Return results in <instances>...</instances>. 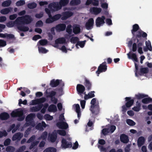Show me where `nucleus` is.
<instances>
[{"label":"nucleus","mask_w":152,"mask_h":152,"mask_svg":"<svg viewBox=\"0 0 152 152\" xmlns=\"http://www.w3.org/2000/svg\"><path fill=\"white\" fill-rule=\"evenodd\" d=\"M98 147L99 149L101 152H107L108 148H105L102 146L98 145Z\"/></svg>","instance_id":"49"},{"label":"nucleus","mask_w":152,"mask_h":152,"mask_svg":"<svg viewBox=\"0 0 152 152\" xmlns=\"http://www.w3.org/2000/svg\"><path fill=\"white\" fill-rule=\"evenodd\" d=\"M12 10V8H5L1 10L0 12L2 14L6 15L8 13Z\"/></svg>","instance_id":"34"},{"label":"nucleus","mask_w":152,"mask_h":152,"mask_svg":"<svg viewBox=\"0 0 152 152\" xmlns=\"http://www.w3.org/2000/svg\"><path fill=\"white\" fill-rule=\"evenodd\" d=\"M25 2L24 1L20 0L18 1L16 3V5L17 6H20L24 4Z\"/></svg>","instance_id":"55"},{"label":"nucleus","mask_w":152,"mask_h":152,"mask_svg":"<svg viewBox=\"0 0 152 152\" xmlns=\"http://www.w3.org/2000/svg\"><path fill=\"white\" fill-rule=\"evenodd\" d=\"M105 17L103 16L101 17H98L95 20L96 26L97 27H99L102 26L105 23Z\"/></svg>","instance_id":"7"},{"label":"nucleus","mask_w":152,"mask_h":152,"mask_svg":"<svg viewBox=\"0 0 152 152\" xmlns=\"http://www.w3.org/2000/svg\"><path fill=\"white\" fill-rule=\"evenodd\" d=\"M79 39L77 37H72L70 39V42L72 43H75L78 41Z\"/></svg>","instance_id":"56"},{"label":"nucleus","mask_w":152,"mask_h":152,"mask_svg":"<svg viewBox=\"0 0 152 152\" xmlns=\"http://www.w3.org/2000/svg\"><path fill=\"white\" fill-rule=\"evenodd\" d=\"M139 28V26L137 24H135L132 26V29L131 30L132 33L134 35H135L136 33Z\"/></svg>","instance_id":"31"},{"label":"nucleus","mask_w":152,"mask_h":152,"mask_svg":"<svg viewBox=\"0 0 152 152\" xmlns=\"http://www.w3.org/2000/svg\"><path fill=\"white\" fill-rule=\"evenodd\" d=\"M116 129V127L114 126H107L106 128L103 129L102 133L104 135L107 134L108 133H112Z\"/></svg>","instance_id":"5"},{"label":"nucleus","mask_w":152,"mask_h":152,"mask_svg":"<svg viewBox=\"0 0 152 152\" xmlns=\"http://www.w3.org/2000/svg\"><path fill=\"white\" fill-rule=\"evenodd\" d=\"M56 126L59 128L64 129H66L69 127L68 124L64 121L58 122L56 124Z\"/></svg>","instance_id":"8"},{"label":"nucleus","mask_w":152,"mask_h":152,"mask_svg":"<svg viewBox=\"0 0 152 152\" xmlns=\"http://www.w3.org/2000/svg\"><path fill=\"white\" fill-rule=\"evenodd\" d=\"M86 42L85 40L83 41L78 42L76 45V47L77 48H79V46H80L81 48H83Z\"/></svg>","instance_id":"40"},{"label":"nucleus","mask_w":152,"mask_h":152,"mask_svg":"<svg viewBox=\"0 0 152 152\" xmlns=\"http://www.w3.org/2000/svg\"><path fill=\"white\" fill-rule=\"evenodd\" d=\"M97 103L96 100L95 98H93L92 99L91 102V110H92V108L93 107H95L96 105H99L98 104H96Z\"/></svg>","instance_id":"38"},{"label":"nucleus","mask_w":152,"mask_h":152,"mask_svg":"<svg viewBox=\"0 0 152 152\" xmlns=\"http://www.w3.org/2000/svg\"><path fill=\"white\" fill-rule=\"evenodd\" d=\"M35 138V137L34 136H33L31 137L27 142L28 143L30 142L32 143L31 146H30L29 148L30 149H32L35 145H37L39 142V141H37L36 140L34 141Z\"/></svg>","instance_id":"12"},{"label":"nucleus","mask_w":152,"mask_h":152,"mask_svg":"<svg viewBox=\"0 0 152 152\" xmlns=\"http://www.w3.org/2000/svg\"><path fill=\"white\" fill-rule=\"evenodd\" d=\"M88 95L89 96L88 97H87V96H84V98L85 99L87 100L89 98H92L94 96V91H91L88 94Z\"/></svg>","instance_id":"44"},{"label":"nucleus","mask_w":152,"mask_h":152,"mask_svg":"<svg viewBox=\"0 0 152 152\" xmlns=\"http://www.w3.org/2000/svg\"><path fill=\"white\" fill-rule=\"evenodd\" d=\"M37 6V4L35 3H29L28 5V7L29 9H32L35 8Z\"/></svg>","instance_id":"53"},{"label":"nucleus","mask_w":152,"mask_h":152,"mask_svg":"<svg viewBox=\"0 0 152 152\" xmlns=\"http://www.w3.org/2000/svg\"><path fill=\"white\" fill-rule=\"evenodd\" d=\"M20 18H18L15 21H10L7 23V26L9 28H12L14 26H17L18 28L20 30L23 31H26L28 30V27H21L20 26L19 20Z\"/></svg>","instance_id":"2"},{"label":"nucleus","mask_w":152,"mask_h":152,"mask_svg":"<svg viewBox=\"0 0 152 152\" xmlns=\"http://www.w3.org/2000/svg\"><path fill=\"white\" fill-rule=\"evenodd\" d=\"M128 58L132 59L134 61H137V59L135 53H133L131 51L127 54Z\"/></svg>","instance_id":"20"},{"label":"nucleus","mask_w":152,"mask_h":152,"mask_svg":"<svg viewBox=\"0 0 152 152\" xmlns=\"http://www.w3.org/2000/svg\"><path fill=\"white\" fill-rule=\"evenodd\" d=\"M90 110L92 113L94 115H96L98 114L99 111V105H96L92 108V110H91V107H90Z\"/></svg>","instance_id":"26"},{"label":"nucleus","mask_w":152,"mask_h":152,"mask_svg":"<svg viewBox=\"0 0 152 152\" xmlns=\"http://www.w3.org/2000/svg\"><path fill=\"white\" fill-rule=\"evenodd\" d=\"M142 102L144 104H148L152 102V99L148 96L147 97L144 98L142 101Z\"/></svg>","instance_id":"36"},{"label":"nucleus","mask_w":152,"mask_h":152,"mask_svg":"<svg viewBox=\"0 0 152 152\" xmlns=\"http://www.w3.org/2000/svg\"><path fill=\"white\" fill-rule=\"evenodd\" d=\"M127 124L131 126H134L135 124V123L132 120L130 119H128L126 121Z\"/></svg>","instance_id":"51"},{"label":"nucleus","mask_w":152,"mask_h":152,"mask_svg":"<svg viewBox=\"0 0 152 152\" xmlns=\"http://www.w3.org/2000/svg\"><path fill=\"white\" fill-rule=\"evenodd\" d=\"M42 107L41 105H39L37 106L31 108V111L32 112H37Z\"/></svg>","instance_id":"41"},{"label":"nucleus","mask_w":152,"mask_h":152,"mask_svg":"<svg viewBox=\"0 0 152 152\" xmlns=\"http://www.w3.org/2000/svg\"><path fill=\"white\" fill-rule=\"evenodd\" d=\"M148 69L147 68H144L141 69L140 75L143 74H145L148 73Z\"/></svg>","instance_id":"58"},{"label":"nucleus","mask_w":152,"mask_h":152,"mask_svg":"<svg viewBox=\"0 0 152 152\" xmlns=\"http://www.w3.org/2000/svg\"><path fill=\"white\" fill-rule=\"evenodd\" d=\"M135 35L136 37L139 38L141 37H147V34L145 32L142 31H140L137 32L134 36Z\"/></svg>","instance_id":"27"},{"label":"nucleus","mask_w":152,"mask_h":152,"mask_svg":"<svg viewBox=\"0 0 152 152\" xmlns=\"http://www.w3.org/2000/svg\"><path fill=\"white\" fill-rule=\"evenodd\" d=\"M73 32L75 34H79L80 31V26L78 25H74L73 26Z\"/></svg>","instance_id":"28"},{"label":"nucleus","mask_w":152,"mask_h":152,"mask_svg":"<svg viewBox=\"0 0 152 152\" xmlns=\"http://www.w3.org/2000/svg\"><path fill=\"white\" fill-rule=\"evenodd\" d=\"M44 118L47 121H50L52 120L53 117L52 116L48 114L45 115L44 116Z\"/></svg>","instance_id":"57"},{"label":"nucleus","mask_w":152,"mask_h":152,"mask_svg":"<svg viewBox=\"0 0 152 152\" xmlns=\"http://www.w3.org/2000/svg\"><path fill=\"white\" fill-rule=\"evenodd\" d=\"M132 109L134 111L139 112L141 110V104L140 103L137 102V106L132 108Z\"/></svg>","instance_id":"39"},{"label":"nucleus","mask_w":152,"mask_h":152,"mask_svg":"<svg viewBox=\"0 0 152 152\" xmlns=\"http://www.w3.org/2000/svg\"><path fill=\"white\" fill-rule=\"evenodd\" d=\"M61 17L62 15H61L60 14H58L52 17L54 21L58 20Z\"/></svg>","instance_id":"59"},{"label":"nucleus","mask_w":152,"mask_h":152,"mask_svg":"<svg viewBox=\"0 0 152 152\" xmlns=\"http://www.w3.org/2000/svg\"><path fill=\"white\" fill-rule=\"evenodd\" d=\"M7 135V134L5 131H0V138L3 136H5Z\"/></svg>","instance_id":"63"},{"label":"nucleus","mask_w":152,"mask_h":152,"mask_svg":"<svg viewBox=\"0 0 152 152\" xmlns=\"http://www.w3.org/2000/svg\"><path fill=\"white\" fill-rule=\"evenodd\" d=\"M47 133L45 132L43 133L41 135V137H39V139L41 138V139L44 140L46 139L47 137Z\"/></svg>","instance_id":"61"},{"label":"nucleus","mask_w":152,"mask_h":152,"mask_svg":"<svg viewBox=\"0 0 152 152\" xmlns=\"http://www.w3.org/2000/svg\"><path fill=\"white\" fill-rule=\"evenodd\" d=\"M76 88L78 93L80 94L82 93L85 90L84 86L80 84L77 85Z\"/></svg>","instance_id":"23"},{"label":"nucleus","mask_w":152,"mask_h":152,"mask_svg":"<svg viewBox=\"0 0 152 152\" xmlns=\"http://www.w3.org/2000/svg\"><path fill=\"white\" fill-rule=\"evenodd\" d=\"M34 117L35 115L33 114H31L28 115L26 118V123L25 126H27L31 124H32L31 125L33 126L32 120Z\"/></svg>","instance_id":"9"},{"label":"nucleus","mask_w":152,"mask_h":152,"mask_svg":"<svg viewBox=\"0 0 152 152\" xmlns=\"http://www.w3.org/2000/svg\"><path fill=\"white\" fill-rule=\"evenodd\" d=\"M121 141L124 143H127L129 141L128 137L125 134H122L120 137Z\"/></svg>","instance_id":"24"},{"label":"nucleus","mask_w":152,"mask_h":152,"mask_svg":"<svg viewBox=\"0 0 152 152\" xmlns=\"http://www.w3.org/2000/svg\"><path fill=\"white\" fill-rule=\"evenodd\" d=\"M66 31L69 34H71L72 33V26L71 25H69L67 26Z\"/></svg>","instance_id":"52"},{"label":"nucleus","mask_w":152,"mask_h":152,"mask_svg":"<svg viewBox=\"0 0 152 152\" xmlns=\"http://www.w3.org/2000/svg\"><path fill=\"white\" fill-rule=\"evenodd\" d=\"M48 8L49 9L45 8V12L49 16V18H47L45 21V22L47 23H51L54 21L53 17H52L50 14V13L51 12H53L54 11H53L52 9L49 8V7Z\"/></svg>","instance_id":"6"},{"label":"nucleus","mask_w":152,"mask_h":152,"mask_svg":"<svg viewBox=\"0 0 152 152\" xmlns=\"http://www.w3.org/2000/svg\"><path fill=\"white\" fill-rule=\"evenodd\" d=\"M148 95L143 93H138L135 95L136 98L138 99H141L147 97Z\"/></svg>","instance_id":"33"},{"label":"nucleus","mask_w":152,"mask_h":152,"mask_svg":"<svg viewBox=\"0 0 152 152\" xmlns=\"http://www.w3.org/2000/svg\"><path fill=\"white\" fill-rule=\"evenodd\" d=\"M47 126L44 122L42 121V123H39L36 126V128L38 129L42 130L43 129V127L45 128Z\"/></svg>","instance_id":"29"},{"label":"nucleus","mask_w":152,"mask_h":152,"mask_svg":"<svg viewBox=\"0 0 152 152\" xmlns=\"http://www.w3.org/2000/svg\"><path fill=\"white\" fill-rule=\"evenodd\" d=\"M125 99L127 101L126 104V107H131L134 103V100L132 99L131 97H127L125 98Z\"/></svg>","instance_id":"21"},{"label":"nucleus","mask_w":152,"mask_h":152,"mask_svg":"<svg viewBox=\"0 0 152 152\" xmlns=\"http://www.w3.org/2000/svg\"><path fill=\"white\" fill-rule=\"evenodd\" d=\"M80 0H72L70 2V4L71 5L75 6L80 4Z\"/></svg>","instance_id":"45"},{"label":"nucleus","mask_w":152,"mask_h":152,"mask_svg":"<svg viewBox=\"0 0 152 152\" xmlns=\"http://www.w3.org/2000/svg\"><path fill=\"white\" fill-rule=\"evenodd\" d=\"M74 13L70 11H66L63 12L62 15L61 19L62 20H65L73 15Z\"/></svg>","instance_id":"10"},{"label":"nucleus","mask_w":152,"mask_h":152,"mask_svg":"<svg viewBox=\"0 0 152 152\" xmlns=\"http://www.w3.org/2000/svg\"><path fill=\"white\" fill-rule=\"evenodd\" d=\"M68 2V0H61L59 3L54 2L50 4L49 7L53 11H57L60 9L62 6L66 5Z\"/></svg>","instance_id":"1"},{"label":"nucleus","mask_w":152,"mask_h":152,"mask_svg":"<svg viewBox=\"0 0 152 152\" xmlns=\"http://www.w3.org/2000/svg\"><path fill=\"white\" fill-rule=\"evenodd\" d=\"M57 135L56 130H55L52 134H49L48 139L52 142H54L57 139Z\"/></svg>","instance_id":"11"},{"label":"nucleus","mask_w":152,"mask_h":152,"mask_svg":"<svg viewBox=\"0 0 152 152\" xmlns=\"http://www.w3.org/2000/svg\"><path fill=\"white\" fill-rule=\"evenodd\" d=\"M45 100V98H42L39 99L32 100L30 103V104L31 105H35L44 102Z\"/></svg>","instance_id":"15"},{"label":"nucleus","mask_w":152,"mask_h":152,"mask_svg":"<svg viewBox=\"0 0 152 152\" xmlns=\"http://www.w3.org/2000/svg\"><path fill=\"white\" fill-rule=\"evenodd\" d=\"M56 148L53 147H49L45 149L43 152H56Z\"/></svg>","instance_id":"42"},{"label":"nucleus","mask_w":152,"mask_h":152,"mask_svg":"<svg viewBox=\"0 0 152 152\" xmlns=\"http://www.w3.org/2000/svg\"><path fill=\"white\" fill-rule=\"evenodd\" d=\"M145 45L148 50H151L152 46L151 42L149 40H148L145 42Z\"/></svg>","instance_id":"46"},{"label":"nucleus","mask_w":152,"mask_h":152,"mask_svg":"<svg viewBox=\"0 0 152 152\" xmlns=\"http://www.w3.org/2000/svg\"><path fill=\"white\" fill-rule=\"evenodd\" d=\"M39 53H45L48 52L45 48L41 47H39Z\"/></svg>","instance_id":"50"},{"label":"nucleus","mask_w":152,"mask_h":152,"mask_svg":"<svg viewBox=\"0 0 152 152\" xmlns=\"http://www.w3.org/2000/svg\"><path fill=\"white\" fill-rule=\"evenodd\" d=\"M9 117V115L7 113H2L0 115V118L2 120L6 119H7Z\"/></svg>","instance_id":"43"},{"label":"nucleus","mask_w":152,"mask_h":152,"mask_svg":"<svg viewBox=\"0 0 152 152\" xmlns=\"http://www.w3.org/2000/svg\"><path fill=\"white\" fill-rule=\"evenodd\" d=\"M73 107L75 109L77 113V117L78 119H79L81 115L79 105L78 104H75L73 105Z\"/></svg>","instance_id":"22"},{"label":"nucleus","mask_w":152,"mask_h":152,"mask_svg":"<svg viewBox=\"0 0 152 152\" xmlns=\"http://www.w3.org/2000/svg\"><path fill=\"white\" fill-rule=\"evenodd\" d=\"M94 24V19L93 18L89 19L86 23L85 27L88 30L92 29L93 27Z\"/></svg>","instance_id":"13"},{"label":"nucleus","mask_w":152,"mask_h":152,"mask_svg":"<svg viewBox=\"0 0 152 152\" xmlns=\"http://www.w3.org/2000/svg\"><path fill=\"white\" fill-rule=\"evenodd\" d=\"M58 49L61 50L63 52L66 53L68 49H67L65 45H62L61 47H58Z\"/></svg>","instance_id":"47"},{"label":"nucleus","mask_w":152,"mask_h":152,"mask_svg":"<svg viewBox=\"0 0 152 152\" xmlns=\"http://www.w3.org/2000/svg\"><path fill=\"white\" fill-rule=\"evenodd\" d=\"M23 136V134L20 133H18L15 134L12 137V140H20Z\"/></svg>","instance_id":"32"},{"label":"nucleus","mask_w":152,"mask_h":152,"mask_svg":"<svg viewBox=\"0 0 152 152\" xmlns=\"http://www.w3.org/2000/svg\"><path fill=\"white\" fill-rule=\"evenodd\" d=\"M72 146V143L71 142H68L66 140L63 139L62 141L61 147L63 148L71 147Z\"/></svg>","instance_id":"18"},{"label":"nucleus","mask_w":152,"mask_h":152,"mask_svg":"<svg viewBox=\"0 0 152 152\" xmlns=\"http://www.w3.org/2000/svg\"><path fill=\"white\" fill-rule=\"evenodd\" d=\"M20 19L19 20L20 25L22 24H28L32 20V18L28 15H26L23 17H18Z\"/></svg>","instance_id":"4"},{"label":"nucleus","mask_w":152,"mask_h":152,"mask_svg":"<svg viewBox=\"0 0 152 152\" xmlns=\"http://www.w3.org/2000/svg\"><path fill=\"white\" fill-rule=\"evenodd\" d=\"M108 4L107 3H102L101 4V7L104 9L107 10L108 8Z\"/></svg>","instance_id":"60"},{"label":"nucleus","mask_w":152,"mask_h":152,"mask_svg":"<svg viewBox=\"0 0 152 152\" xmlns=\"http://www.w3.org/2000/svg\"><path fill=\"white\" fill-rule=\"evenodd\" d=\"M145 139L143 137H140L137 140V144L139 147L141 146L144 143Z\"/></svg>","instance_id":"35"},{"label":"nucleus","mask_w":152,"mask_h":152,"mask_svg":"<svg viewBox=\"0 0 152 152\" xmlns=\"http://www.w3.org/2000/svg\"><path fill=\"white\" fill-rule=\"evenodd\" d=\"M107 68V66L104 63H102L101 64L99 67H98L97 71L96 72V73L97 74V76H99V74L100 73L102 72H105Z\"/></svg>","instance_id":"14"},{"label":"nucleus","mask_w":152,"mask_h":152,"mask_svg":"<svg viewBox=\"0 0 152 152\" xmlns=\"http://www.w3.org/2000/svg\"><path fill=\"white\" fill-rule=\"evenodd\" d=\"M102 10L99 7H92L90 9V12L92 14L97 15L100 13Z\"/></svg>","instance_id":"17"},{"label":"nucleus","mask_w":152,"mask_h":152,"mask_svg":"<svg viewBox=\"0 0 152 152\" xmlns=\"http://www.w3.org/2000/svg\"><path fill=\"white\" fill-rule=\"evenodd\" d=\"M0 37L1 38H6L7 39H12L14 38V36L12 34H8L6 33H0Z\"/></svg>","instance_id":"30"},{"label":"nucleus","mask_w":152,"mask_h":152,"mask_svg":"<svg viewBox=\"0 0 152 152\" xmlns=\"http://www.w3.org/2000/svg\"><path fill=\"white\" fill-rule=\"evenodd\" d=\"M11 3V1L10 0L7 1L2 3V6L4 7H8L10 5Z\"/></svg>","instance_id":"54"},{"label":"nucleus","mask_w":152,"mask_h":152,"mask_svg":"<svg viewBox=\"0 0 152 152\" xmlns=\"http://www.w3.org/2000/svg\"><path fill=\"white\" fill-rule=\"evenodd\" d=\"M57 133L62 136H64L66 134V131L63 130H58L56 131V133Z\"/></svg>","instance_id":"48"},{"label":"nucleus","mask_w":152,"mask_h":152,"mask_svg":"<svg viewBox=\"0 0 152 152\" xmlns=\"http://www.w3.org/2000/svg\"><path fill=\"white\" fill-rule=\"evenodd\" d=\"M48 110L50 112H55L57 110L56 107L54 105H51L48 107Z\"/></svg>","instance_id":"37"},{"label":"nucleus","mask_w":152,"mask_h":152,"mask_svg":"<svg viewBox=\"0 0 152 152\" xmlns=\"http://www.w3.org/2000/svg\"><path fill=\"white\" fill-rule=\"evenodd\" d=\"M39 43L41 45H45L47 43V41L45 39L39 41Z\"/></svg>","instance_id":"64"},{"label":"nucleus","mask_w":152,"mask_h":152,"mask_svg":"<svg viewBox=\"0 0 152 152\" xmlns=\"http://www.w3.org/2000/svg\"><path fill=\"white\" fill-rule=\"evenodd\" d=\"M58 84L60 85L63 86L64 83L61 80H53L51 81L50 85L51 86L55 87L57 86Z\"/></svg>","instance_id":"16"},{"label":"nucleus","mask_w":152,"mask_h":152,"mask_svg":"<svg viewBox=\"0 0 152 152\" xmlns=\"http://www.w3.org/2000/svg\"><path fill=\"white\" fill-rule=\"evenodd\" d=\"M23 114V110L22 109H18L12 111L11 113V115L13 117H18V120L21 121L23 120L25 118Z\"/></svg>","instance_id":"3"},{"label":"nucleus","mask_w":152,"mask_h":152,"mask_svg":"<svg viewBox=\"0 0 152 152\" xmlns=\"http://www.w3.org/2000/svg\"><path fill=\"white\" fill-rule=\"evenodd\" d=\"M66 27V25L64 24H60L56 27V29L58 31H61L65 30Z\"/></svg>","instance_id":"25"},{"label":"nucleus","mask_w":152,"mask_h":152,"mask_svg":"<svg viewBox=\"0 0 152 152\" xmlns=\"http://www.w3.org/2000/svg\"><path fill=\"white\" fill-rule=\"evenodd\" d=\"M66 39L65 38L61 37L55 40V45L54 47L56 48L58 47V44H63L65 42Z\"/></svg>","instance_id":"19"},{"label":"nucleus","mask_w":152,"mask_h":152,"mask_svg":"<svg viewBox=\"0 0 152 152\" xmlns=\"http://www.w3.org/2000/svg\"><path fill=\"white\" fill-rule=\"evenodd\" d=\"M14 150V148L12 146H8L6 149V151L8 152H13Z\"/></svg>","instance_id":"62"}]
</instances>
